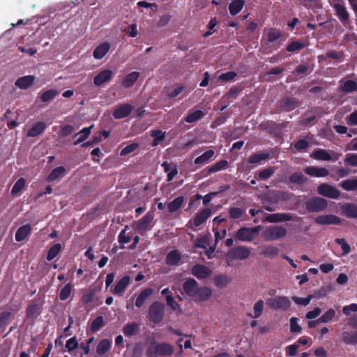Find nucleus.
Masks as SVG:
<instances>
[{"mask_svg":"<svg viewBox=\"0 0 357 357\" xmlns=\"http://www.w3.org/2000/svg\"><path fill=\"white\" fill-rule=\"evenodd\" d=\"M185 294L198 301H206L212 295V291L207 287H199L197 282L192 278L188 279L183 285Z\"/></svg>","mask_w":357,"mask_h":357,"instance_id":"f257e3e1","label":"nucleus"},{"mask_svg":"<svg viewBox=\"0 0 357 357\" xmlns=\"http://www.w3.org/2000/svg\"><path fill=\"white\" fill-rule=\"evenodd\" d=\"M165 305L160 302L152 303L148 312V319L154 324H159L162 321L165 317Z\"/></svg>","mask_w":357,"mask_h":357,"instance_id":"f03ea898","label":"nucleus"},{"mask_svg":"<svg viewBox=\"0 0 357 357\" xmlns=\"http://www.w3.org/2000/svg\"><path fill=\"white\" fill-rule=\"evenodd\" d=\"M261 235L266 241H276L287 235V229L282 226H270L266 228Z\"/></svg>","mask_w":357,"mask_h":357,"instance_id":"7ed1b4c3","label":"nucleus"},{"mask_svg":"<svg viewBox=\"0 0 357 357\" xmlns=\"http://www.w3.org/2000/svg\"><path fill=\"white\" fill-rule=\"evenodd\" d=\"M328 206V201L320 197H312L305 202V208L309 213H320Z\"/></svg>","mask_w":357,"mask_h":357,"instance_id":"20e7f679","label":"nucleus"},{"mask_svg":"<svg viewBox=\"0 0 357 357\" xmlns=\"http://www.w3.org/2000/svg\"><path fill=\"white\" fill-rule=\"evenodd\" d=\"M262 229L261 225L255 227H242L236 233V238L241 241H252Z\"/></svg>","mask_w":357,"mask_h":357,"instance_id":"39448f33","label":"nucleus"},{"mask_svg":"<svg viewBox=\"0 0 357 357\" xmlns=\"http://www.w3.org/2000/svg\"><path fill=\"white\" fill-rule=\"evenodd\" d=\"M250 250L245 246H236L227 253V259L231 260H245L249 257Z\"/></svg>","mask_w":357,"mask_h":357,"instance_id":"423d86ee","label":"nucleus"},{"mask_svg":"<svg viewBox=\"0 0 357 357\" xmlns=\"http://www.w3.org/2000/svg\"><path fill=\"white\" fill-rule=\"evenodd\" d=\"M269 306L274 310H287L290 305V300L286 296H275L268 300Z\"/></svg>","mask_w":357,"mask_h":357,"instance_id":"0eeeda50","label":"nucleus"},{"mask_svg":"<svg viewBox=\"0 0 357 357\" xmlns=\"http://www.w3.org/2000/svg\"><path fill=\"white\" fill-rule=\"evenodd\" d=\"M317 192L322 196L332 199H337L340 195V192L337 188L327 183L319 185L317 188Z\"/></svg>","mask_w":357,"mask_h":357,"instance_id":"6e6552de","label":"nucleus"},{"mask_svg":"<svg viewBox=\"0 0 357 357\" xmlns=\"http://www.w3.org/2000/svg\"><path fill=\"white\" fill-rule=\"evenodd\" d=\"M294 220V216L289 213H273L268 214L263 220V222H268L271 223H278L286 221H291Z\"/></svg>","mask_w":357,"mask_h":357,"instance_id":"1a4fd4ad","label":"nucleus"},{"mask_svg":"<svg viewBox=\"0 0 357 357\" xmlns=\"http://www.w3.org/2000/svg\"><path fill=\"white\" fill-rule=\"evenodd\" d=\"M314 222L318 225H339L342 222V220L335 215H319L314 219Z\"/></svg>","mask_w":357,"mask_h":357,"instance_id":"9d476101","label":"nucleus"},{"mask_svg":"<svg viewBox=\"0 0 357 357\" xmlns=\"http://www.w3.org/2000/svg\"><path fill=\"white\" fill-rule=\"evenodd\" d=\"M192 273L199 279H204L209 277L212 271L206 266L197 264L192 267Z\"/></svg>","mask_w":357,"mask_h":357,"instance_id":"9b49d317","label":"nucleus"},{"mask_svg":"<svg viewBox=\"0 0 357 357\" xmlns=\"http://www.w3.org/2000/svg\"><path fill=\"white\" fill-rule=\"evenodd\" d=\"M155 354L159 356H169L174 351V347L166 342L156 343L154 342Z\"/></svg>","mask_w":357,"mask_h":357,"instance_id":"f8f14e48","label":"nucleus"},{"mask_svg":"<svg viewBox=\"0 0 357 357\" xmlns=\"http://www.w3.org/2000/svg\"><path fill=\"white\" fill-rule=\"evenodd\" d=\"M133 107L129 104H124L118 106L113 112V116L116 119H119L128 116Z\"/></svg>","mask_w":357,"mask_h":357,"instance_id":"ddd939ff","label":"nucleus"},{"mask_svg":"<svg viewBox=\"0 0 357 357\" xmlns=\"http://www.w3.org/2000/svg\"><path fill=\"white\" fill-rule=\"evenodd\" d=\"M342 214L349 218H357V205L346 203L340 207Z\"/></svg>","mask_w":357,"mask_h":357,"instance_id":"4468645a","label":"nucleus"},{"mask_svg":"<svg viewBox=\"0 0 357 357\" xmlns=\"http://www.w3.org/2000/svg\"><path fill=\"white\" fill-rule=\"evenodd\" d=\"M304 171L307 174L316 177H324L329 174L328 170L324 167H307Z\"/></svg>","mask_w":357,"mask_h":357,"instance_id":"2eb2a0df","label":"nucleus"},{"mask_svg":"<svg viewBox=\"0 0 357 357\" xmlns=\"http://www.w3.org/2000/svg\"><path fill=\"white\" fill-rule=\"evenodd\" d=\"M113 71L111 70H105L100 72L97 76L94 77V84L100 86L103 83L109 81L113 75Z\"/></svg>","mask_w":357,"mask_h":357,"instance_id":"dca6fc26","label":"nucleus"},{"mask_svg":"<svg viewBox=\"0 0 357 357\" xmlns=\"http://www.w3.org/2000/svg\"><path fill=\"white\" fill-rule=\"evenodd\" d=\"M34 80L33 75L24 76L16 80L15 85L22 89H26L33 85Z\"/></svg>","mask_w":357,"mask_h":357,"instance_id":"f3484780","label":"nucleus"},{"mask_svg":"<svg viewBox=\"0 0 357 357\" xmlns=\"http://www.w3.org/2000/svg\"><path fill=\"white\" fill-rule=\"evenodd\" d=\"M298 106V102L293 98H284L280 102V107L285 111H290Z\"/></svg>","mask_w":357,"mask_h":357,"instance_id":"a211bd4d","label":"nucleus"},{"mask_svg":"<svg viewBox=\"0 0 357 357\" xmlns=\"http://www.w3.org/2000/svg\"><path fill=\"white\" fill-rule=\"evenodd\" d=\"M66 169L64 167L60 166L54 168L47 177L46 180L48 182H52L59 179L66 174Z\"/></svg>","mask_w":357,"mask_h":357,"instance_id":"6ab92c4d","label":"nucleus"},{"mask_svg":"<svg viewBox=\"0 0 357 357\" xmlns=\"http://www.w3.org/2000/svg\"><path fill=\"white\" fill-rule=\"evenodd\" d=\"M46 128V124L44 122H37L33 127L28 131L27 136L34 137L41 134Z\"/></svg>","mask_w":357,"mask_h":357,"instance_id":"aec40b11","label":"nucleus"},{"mask_svg":"<svg viewBox=\"0 0 357 357\" xmlns=\"http://www.w3.org/2000/svg\"><path fill=\"white\" fill-rule=\"evenodd\" d=\"M152 220H153L152 215H151V214L146 215L143 218H142L137 222V226H136L137 229L139 232H143V231H146L148 229L149 225L152 222Z\"/></svg>","mask_w":357,"mask_h":357,"instance_id":"412c9836","label":"nucleus"},{"mask_svg":"<svg viewBox=\"0 0 357 357\" xmlns=\"http://www.w3.org/2000/svg\"><path fill=\"white\" fill-rule=\"evenodd\" d=\"M31 230V227L30 225H26L21 227H20L15 234V239L17 241L20 242L26 238V237L29 234Z\"/></svg>","mask_w":357,"mask_h":357,"instance_id":"4be33fe9","label":"nucleus"},{"mask_svg":"<svg viewBox=\"0 0 357 357\" xmlns=\"http://www.w3.org/2000/svg\"><path fill=\"white\" fill-rule=\"evenodd\" d=\"M261 250V255L269 258H273L276 257L279 253V249L272 245L263 246Z\"/></svg>","mask_w":357,"mask_h":357,"instance_id":"5701e85b","label":"nucleus"},{"mask_svg":"<svg viewBox=\"0 0 357 357\" xmlns=\"http://www.w3.org/2000/svg\"><path fill=\"white\" fill-rule=\"evenodd\" d=\"M109 48L110 45L108 43H104L100 45L93 52L94 57L98 59H102L107 53Z\"/></svg>","mask_w":357,"mask_h":357,"instance_id":"b1692460","label":"nucleus"},{"mask_svg":"<svg viewBox=\"0 0 357 357\" xmlns=\"http://www.w3.org/2000/svg\"><path fill=\"white\" fill-rule=\"evenodd\" d=\"M139 77V73L132 72L130 74H128L126 77H125L122 82V85L125 88H130L135 84V82L137 80Z\"/></svg>","mask_w":357,"mask_h":357,"instance_id":"393cba45","label":"nucleus"},{"mask_svg":"<svg viewBox=\"0 0 357 357\" xmlns=\"http://www.w3.org/2000/svg\"><path fill=\"white\" fill-rule=\"evenodd\" d=\"M211 213V211L208 208L201 211L194 218V225L196 227L199 226L209 217Z\"/></svg>","mask_w":357,"mask_h":357,"instance_id":"a878e982","label":"nucleus"},{"mask_svg":"<svg viewBox=\"0 0 357 357\" xmlns=\"http://www.w3.org/2000/svg\"><path fill=\"white\" fill-rule=\"evenodd\" d=\"M184 202L183 197H178L171 202L168 203L167 208L169 213H174L177 211L183 205Z\"/></svg>","mask_w":357,"mask_h":357,"instance_id":"bb28decb","label":"nucleus"},{"mask_svg":"<svg viewBox=\"0 0 357 357\" xmlns=\"http://www.w3.org/2000/svg\"><path fill=\"white\" fill-rule=\"evenodd\" d=\"M153 290L151 289H146L142 291L137 298L135 305L137 307H142L146 299L152 294Z\"/></svg>","mask_w":357,"mask_h":357,"instance_id":"cd10ccee","label":"nucleus"},{"mask_svg":"<svg viewBox=\"0 0 357 357\" xmlns=\"http://www.w3.org/2000/svg\"><path fill=\"white\" fill-rule=\"evenodd\" d=\"M334 8L336 10L337 16L341 21L346 22L349 20V13L344 6L337 3L334 6Z\"/></svg>","mask_w":357,"mask_h":357,"instance_id":"c85d7f7f","label":"nucleus"},{"mask_svg":"<svg viewBox=\"0 0 357 357\" xmlns=\"http://www.w3.org/2000/svg\"><path fill=\"white\" fill-rule=\"evenodd\" d=\"M243 0H234L229 6V10L232 15H235L240 12L244 6Z\"/></svg>","mask_w":357,"mask_h":357,"instance_id":"c756f323","label":"nucleus"},{"mask_svg":"<svg viewBox=\"0 0 357 357\" xmlns=\"http://www.w3.org/2000/svg\"><path fill=\"white\" fill-rule=\"evenodd\" d=\"M307 180V178L300 172H295L289 176V181L294 184L302 185L305 183Z\"/></svg>","mask_w":357,"mask_h":357,"instance_id":"7c9ffc66","label":"nucleus"},{"mask_svg":"<svg viewBox=\"0 0 357 357\" xmlns=\"http://www.w3.org/2000/svg\"><path fill=\"white\" fill-rule=\"evenodd\" d=\"M314 158L325 161H328L332 159L331 154L324 149H318L314 151L312 155Z\"/></svg>","mask_w":357,"mask_h":357,"instance_id":"2f4dec72","label":"nucleus"},{"mask_svg":"<svg viewBox=\"0 0 357 357\" xmlns=\"http://www.w3.org/2000/svg\"><path fill=\"white\" fill-rule=\"evenodd\" d=\"M342 340L347 344H357V332L352 333H349V332L342 333Z\"/></svg>","mask_w":357,"mask_h":357,"instance_id":"473e14b6","label":"nucleus"},{"mask_svg":"<svg viewBox=\"0 0 357 357\" xmlns=\"http://www.w3.org/2000/svg\"><path fill=\"white\" fill-rule=\"evenodd\" d=\"M130 282V277L125 276L122 279H121L118 283L116 284L115 288L114 289V294H120L126 289Z\"/></svg>","mask_w":357,"mask_h":357,"instance_id":"72a5a7b5","label":"nucleus"},{"mask_svg":"<svg viewBox=\"0 0 357 357\" xmlns=\"http://www.w3.org/2000/svg\"><path fill=\"white\" fill-rule=\"evenodd\" d=\"M231 279L224 275H216L214 277L215 284L218 288L226 287L231 282Z\"/></svg>","mask_w":357,"mask_h":357,"instance_id":"f704fd0d","label":"nucleus"},{"mask_svg":"<svg viewBox=\"0 0 357 357\" xmlns=\"http://www.w3.org/2000/svg\"><path fill=\"white\" fill-rule=\"evenodd\" d=\"M181 259V255L176 250L170 252L166 257V263L169 265H176Z\"/></svg>","mask_w":357,"mask_h":357,"instance_id":"c9c22d12","label":"nucleus"},{"mask_svg":"<svg viewBox=\"0 0 357 357\" xmlns=\"http://www.w3.org/2000/svg\"><path fill=\"white\" fill-rule=\"evenodd\" d=\"M111 342L108 340L104 339L101 340L97 346L96 352L99 355H103L110 348Z\"/></svg>","mask_w":357,"mask_h":357,"instance_id":"e433bc0d","label":"nucleus"},{"mask_svg":"<svg viewBox=\"0 0 357 357\" xmlns=\"http://www.w3.org/2000/svg\"><path fill=\"white\" fill-rule=\"evenodd\" d=\"M340 186L346 190H356L357 178L344 180L340 183Z\"/></svg>","mask_w":357,"mask_h":357,"instance_id":"4c0bfd02","label":"nucleus"},{"mask_svg":"<svg viewBox=\"0 0 357 357\" xmlns=\"http://www.w3.org/2000/svg\"><path fill=\"white\" fill-rule=\"evenodd\" d=\"M274 201L273 203H278L279 201H287L289 199L291 195L287 192L276 191L274 192Z\"/></svg>","mask_w":357,"mask_h":357,"instance_id":"58836bf2","label":"nucleus"},{"mask_svg":"<svg viewBox=\"0 0 357 357\" xmlns=\"http://www.w3.org/2000/svg\"><path fill=\"white\" fill-rule=\"evenodd\" d=\"M93 127V125L89 128H85L79 132L76 135H80V137L74 142V144L77 145L84 142L90 135L91 129Z\"/></svg>","mask_w":357,"mask_h":357,"instance_id":"ea45409f","label":"nucleus"},{"mask_svg":"<svg viewBox=\"0 0 357 357\" xmlns=\"http://www.w3.org/2000/svg\"><path fill=\"white\" fill-rule=\"evenodd\" d=\"M341 90L345 93H350L356 91L357 83L353 80H347L341 87Z\"/></svg>","mask_w":357,"mask_h":357,"instance_id":"a19ab883","label":"nucleus"},{"mask_svg":"<svg viewBox=\"0 0 357 357\" xmlns=\"http://www.w3.org/2000/svg\"><path fill=\"white\" fill-rule=\"evenodd\" d=\"M139 329V325L136 323H131L126 325L123 328V333L126 335H133Z\"/></svg>","mask_w":357,"mask_h":357,"instance_id":"79ce46f5","label":"nucleus"},{"mask_svg":"<svg viewBox=\"0 0 357 357\" xmlns=\"http://www.w3.org/2000/svg\"><path fill=\"white\" fill-rule=\"evenodd\" d=\"M204 116V112L201 110H197L189 114L185 119L188 123H193L200 119Z\"/></svg>","mask_w":357,"mask_h":357,"instance_id":"37998d69","label":"nucleus"},{"mask_svg":"<svg viewBox=\"0 0 357 357\" xmlns=\"http://www.w3.org/2000/svg\"><path fill=\"white\" fill-rule=\"evenodd\" d=\"M58 93L59 92L56 90H48L41 95V100L44 102H48L52 100Z\"/></svg>","mask_w":357,"mask_h":357,"instance_id":"c03bdc74","label":"nucleus"},{"mask_svg":"<svg viewBox=\"0 0 357 357\" xmlns=\"http://www.w3.org/2000/svg\"><path fill=\"white\" fill-rule=\"evenodd\" d=\"M61 248L59 243L54 245L48 251L47 259L48 261L53 259L59 253Z\"/></svg>","mask_w":357,"mask_h":357,"instance_id":"a18cd8bd","label":"nucleus"},{"mask_svg":"<svg viewBox=\"0 0 357 357\" xmlns=\"http://www.w3.org/2000/svg\"><path fill=\"white\" fill-rule=\"evenodd\" d=\"M214 154V151L212 150L207 151L201 156L197 158L195 160V164H201L209 160Z\"/></svg>","mask_w":357,"mask_h":357,"instance_id":"49530a36","label":"nucleus"},{"mask_svg":"<svg viewBox=\"0 0 357 357\" xmlns=\"http://www.w3.org/2000/svg\"><path fill=\"white\" fill-rule=\"evenodd\" d=\"M104 320L102 317L100 316L98 317L91 324V330L93 332H96L98 331L100 328H102L104 326Z\"/></svg>","mask_w":357,"mask_h":357,"instance_id":"de8ad7c7","label":"nucleus"},{"mask_svg":"<svg viewBox=\"0 0 357 357\" xmlns=\"http://www.w3.org/2000/svg\"><path fill=\"white\" fill-rule=\"evenodd\" d=\"M344 164L352 166L357 167V153H349L346 155V158L344 160Z\"/></svg>","mask_w":357,"mask_h":357,"instance_id":"09e8293b","label":"nucleus"},{"mask_svg":"<svg viewBox=\"0 0 357 357\" xmlns=\"http://www.w3.org/2000/svg\"><path fill=\"white\" fill-rule=\"evenodd\" d=\"M25 185V180L23 178H20L14 185L11 194L15 195L20 192Z\"/></svg>","mask_w":357,"mask_h":357,"instance_id":"8fccbe9b","label":"nucleus"},{"mask_svg":"<svg viewBox=\"0 0 357 357\" xmlns=\"http://www.w3.org/2000/svg\"><path fill=\"white\" fill-rule=\"evenodd\" d=\"M268 158V154L261 153V154H254L250 156L248 159L249 163H257L261 160H266Z\"/></svg>","mask_w":357,"mask_h":357,"instance_id":"3c124183","label":"nucleus"},{"mask_svg":"<svg viewBox=\"0 0 357 357\" xmlns=\"http://www.w3.org/2000/svg\"><path fill=\"white\" fill-rule=\"evenodd\" d=\"M227 165V162L226 160L219 161L218 162L215 163L214 165L208 169V172L209 173L216 172L218 171H220V170L225 168Z\"/></svg>","mask_w":357,"mask_h":357,"instance_id":"603ef678","label":"nucleus"},{"mask_svg":"<svg viewBox=\"0 0 357 357\" xmlns=\"http://www.w3.org/2000/svg\"><path fill=\"white\" fill-rule=\"evenodd\" d=\"M335 310L333 309H330L319 319V321H321L322 323H327L332 319L335 316Z\"/></svg>","mask_w":357,"mask_h":357,"instance_id":"864d4df0","label":"nucleus"},{"mask_svg":"<svg viewBox=\"0 0 357 357\" xmlns=\"http://www.w3.org/2000/svg\"><path fill=\"white\" fill-rule=\"evenodd\" d=\"M335 242L337 244H339L340 245H341V248L343 250L342 255H346L350 252V250H351L350 246L346 242L344 238H337V239H335Z\"/></svg>","mask_w":357,"mask_h":357,"instance_id":"5fc2aeb1","label":"nucleus"},{"mask_svg":"<svg viewBox=\"0 0 357 357\" xmlns=\"http://www.w3.org/2000/svg\"><path fill=\"white\" fill-rule=\"evenodd\" d=\"M305 45L303 43H301L299 41H293L288 45V47H287V50L289 52H294L303 49Z\"/></svg>","mask_w":357,"mask_h":357,"instance_id":"6e6d98bb","label":"nucleus"},{"mask_svg":"<svg viewBox=\"0 0 357 357\" xmlns=\"http://www.w3.org/2000/svg\"><path fill=\"white\" fill-rule=\"evenodd\" d=\"M71 291V285L70 284H66L61 291L59 294V298L61 301L66 300L70 296Z\"/></svg>","mask_w":357,"mask_h":357,"instance_id":"4d7b16f0","label":"nucleus"},{"mask_svg":"<svg viewBox=\"0 0 357 357\" xmlns=\"http://www.w3.org/2000/svg\"><path fill=\"white\" fill-rule=\"evenodd\" d=\"M183 90L182 86H178L174 88L169 89L167 91V96L169 98H174L177 96Z\"/></svg>","mask_w":357,"mask_h":357,"instance_id":"13d9d810","label":"nucleus"},{"mask_svg":"<svg viewBox=\"0 0 357 357\" xmlns=\"http://www.w3.org/2000/svg\"><path fill=\"white\" fill-rule=\"evenodd\" d=\"M264 309V301L259 300L254 305L255 317L257 318L261 316Z\"/></svg>","mask_w":357,"mask_h":357,"instance_id":"bf43d9fd","label":"nucleus"},{"mask_svg":"<svg viewBox=\"0 0 357 357\" xmlns=\"http://www.w3.org/2000/svg\"><path fill=\"white\" fill-rule=\"evenodd\" d=\"M298 319L292 317L290 319V331L291 333H300L302 330L301 327L298 324Z\"/></svg>","mask_w":357,"mask_h":357,"instance_id":"052dcab7","label":"nucleus"},{"mask_svg":"<svg viewBox=\"0 0 357 357\" xmlns=\"http://www.w3.org/2000/svg\"><path fill=\"white\" fill-rule=\"evenodd\" d=\"M274 173L273 167H268L259 172V177L262 180L267 179L271 177Z\"/></svg>","mask_w":357,"mask_h":357,"instance_id":"680f3d73","label":"nucleus"},{"mask_svg":"<svg viewBox=\"0 0 357 357\" xmlns=\"http://www.w3.org/2000/svg\"><path fill=\"white\" fill-rule=\"evenodd\" d=\"M172 16L168 13L161 15L160 17L159 21L157 23V26L158 27H162L166 26L169 22Z\"/></svg>","mask_w":357,"mask_h":357,"instance_id":"e2e57ef3","label":"nucleus"},{"mask_svg":"<svg viewBox=\"0 0 357 357\" xmlns=\"http://www.w3.org/2000/svg\"><path fill=\"white\" fill-rule=\"evenodd\" d=\"M151 135L155 138V140H154V142H153V144L154 145H156L158 144V141H162L165 138V135L164 133L160 131V130H153L151 132Z\"/></svg>","mask_w":357,"mask_h":357,"instance_id":"0e129e2a","label":"nucleus"},{"mask_svg":"<svg viewBox=\"0 0 357 357\" xmlns=\"http://www.w3.org/2000/svg\"><path fill=\"white\" fill-rule=\"evenodd\" d=\"M11 313L8 312H3L0 314V328H3L10 319Z\"/></svg>","mask_w":357,"mask_h":357,"instance_id":"69168bd1","label":"nucleus"},{"mask_svg":"<svg viewBox=\"0 0 357 357\" xmlns=\"http://www.w3.org/2000/svg\"><path fill=\"white\" fill-rule=\"evenodd\" d=\"M241 91V88L239 86H234L231 88L227 93L225 96L228 98H236L237 95Z\"/></svg>","mask_w":357,"mask_h":357,"instance_id":"338daca9","label":"nucleus"},{"mask_svg":"<svg viewBox=\"0 0 357 357\" xmlns=\"http://www.w3.org/2000/svg\"><path fill=\"white\" fill-rule=\"evenodd\" d=\"M78 346V342L76 340L75 337L70 338L66 342V347L68 349L69 351H73L76 349Z\"/></svg>","mask_w":357,"mask_h":357,"instance_id":"774afa93","label":"nucleus"}]
</instances>
